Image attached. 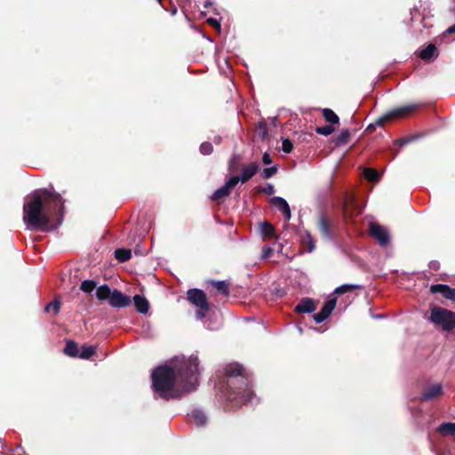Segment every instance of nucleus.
Masks as SVG:
<instances>
[{
	"instance_id": "f257e3e1",
	"label": "nucleus",
	"mask_w": 455,
	"mask_h": 455,
	"mask_svg": "<svg viewBox=\"0 0 455 455\" xmlns=\"http://www.w3.org/2000/svg\"><path fill=\"white\" fill-rule=\"evenodd\" d=\"M177 372L167 365L157 367L152 373V386L159 395L169 400L180 397L198 386L199 361L197 355L177 358Z\"/></svg>"
},
{
	"instance_id": "f03ea898",
	"label": "nucleus",
	"mask_w": 455,
	"mask_h": 455,
	"mask_svg": "<svg viewBox=\"0 0 455 455\" xmlns=\"http://www.w3.org/2000/svg\"><path fill=\"white\" fill-rule=\"evenodd\" d=\"M43 194L47 199L44 200L39 191H34L26 198L23 220L28 229L49 230L52 218L63 214L64 206L60 195L48 190H44Z\"/></svg>"
},
{
	"instance_id": "7ed1b4c3",
	"label": "nucleus",
	"mask_w": 455,
	"mask_h": 455,
	"mask_svg": "<svg viewBox=\"0 0 455 455\" xmlns=\"http://www.w3.org/2000/svg\"><path fill=\"white\" fill-rule=\"evenodd\" d=\"M224 374L228 377L227 398L236 401L237 404H253L255 395L250 388L247 378L243 374V367L236 363L227 364Z\"/></svg>"
},
{
	"instance_id": "20e7f679",
	"label": "nucleus",
	"mask_w": 455,
	"mask_h": 455,
	"mask_svg": "<svg viewBox=\"0 0 455 455\" xmlns=\"http://www.w3.org/2000/svg\"><path fill=\"white\" fill-rule=\"evenodd\" d=\"M430 321L443 331H449L455 328V313L441 307H433Z\"/></svg>"
},
{
	"instance_id": "39448f33",
	"label": "nucleus",
	"mask_w": 455,
	"mask_h": 455,
	"mask_svg": "<svg viewBox=\"0 0 455 455\" xmlns=\"http://www.w3.org/2000/svg\"><path fill=\"white\" fill-rule=\"evenodd\" d=\"M369 232L381 247H387L390 243L388 229L377 222H371L369 224Z\"/></svg>"
},
{
	"instance_id": "423d86ee",
	"label": "nucleus",
	"mask_w": 455,
	"mask_h": 455,
	"mask_svg": "<svg viewBox=\"0 0 455 455\" xmlns=\"http://www.w3.org/2000/svg\"><path fill=\"white\" fill-rule=\"evenodd\" d=\"M419 107V105L411 104V105L396 108L387 112L386 115H384L378 121V124L383 125L385 122L406 116L410 115L411 113H412Z\"/></svg>"
},
{
	"instance_id": "0eeeda50",
	"label": "nucleus",
	"mask_w": 455,
	"mask_h": 455,
	"mask_svg": "<svg viewBox=\"0 0 455 455\" xmlns=\"http://www.w3.org/2000/svg\"><path fill=\"white\" fill-rule=\"evenodd\" d=\"M188 299L199 309L209 311L210 305L205 293L199 289H190L188 291Z\"/></svg>"
},
{
	"instance_id": "6e6552de",
	"label": "nucleus",
	"mask_w": 455,
	"mask_h": 455,
	"mask_svg": "<svg viewBox=\"0 0 455 455\" xmlns=\"http://www.w3.org/2000/svg\"><path fill=\"white\" fill-rule=\"evenodd\" d=\"M239 182L238 176L231 177L224 186L218 188L212 196V199L213 201H220L226 198L229 193L230 189L233 188Z\"/></svg>"
},
{
	"instance_id": "1a4fd4ad",
	"label": "nucleus",
	"mask_w": 455,
	"mask_h": 455,
	"mask_svg": "<svg viewBox=\"0 0 455 455\" xmlns=\"http://www.w3.org/2000/svg\"><path fill=\"white\" fill-rule=\"evenodd\" d=\"M337 299L335 297L330 298L323 306L322 309L313 315L315 323H320L326 320L333 309L335 308Z\"/></svg>"
},
{
	"instance_id": "9d476101",
	"label": "nucleus",
	"mask_w": 455,
	"mask_h": 455,
	"mask_svg": "<svg viewBox=\"0 0 455 455\" xmlns=\"http://www.w3.org/2000/svg\"><path fill=\"white\" fill-rule=\"evenodd\" d=\"M130 303H131V299L129 296L124 294L123 292H121L117 290L113 291V292L110 296V299H109V304L111 307H125L129 306Z\"/></svg>"
},
{
	"instance_id": "9b49d317",
	"label": "nucleus",
	"mask_w": 455,
	"mask_h": 455,
	"mask_svg": "<svg viewBox=\"0 0 455 455\" xmlns=\"http://www.w3.org/2000/svg\"><path fill=\"white\" fill-rule=\"evenodd\" d=\"M430 291L432 293H440L445 299L455 302V289L451 288L446 284H434L431 285Z\"/></svg>"
},
{
	"instance_id": "f8f14e48",
	"label": "nucleus",
	"mask_w": 455,
	"mask_h": 455,
	"mask_svg": "<svg viewBox=\"0 0 455 455\" xmlns=\"http://www.w3.org/2000/svg\"><path fill=\"white\" fill-rule=\"evenodd\" d=\"M272 204L277 208L284 216L286 220H290L291 214L288 203L280 196H274L271 199Z\"/></svg>"
},
{
	"instance_id": "ddd939ff",
	"label": "nucleus",
	"mask_w": 455,
	"mask_h": 455,
	"mask_svg": "<svg viewBox=\"0 0 455 455\" xmlns=\"http://www.w3.org/2000/svg\"><path fill=\"white\" fill-rule=\"evenodd\" d=\"M259 170V164L257 163H251L248 165L242 167L241 176L238 177L239 181L245 183L251 178H252Z\"/></svg>"
},
{
	"instance_id": "4468645a",
	"label": "nucleus",
	"mask_w": 455,
	"mask_h": 455,
	"mask_svg": "<svg viewBox=\"0 0 455 455\" xmlns=\"http://www.w3.org/2000/svg\"><path fill=\"white\" fill-rule=\"evenodd\" d=\"M443 394L442 385L439 383L430 385L426 387L424 393L422 394L423 400H432L441 396Z\"/></svg>"
},
{
	"instance_id": "2eb2a0df",
	"label": "nucleus",
	"mask_w": 455,
	"mask_h": 455,
	"mask_svg": "<svg viewBox=\"0 0 455 455\" xmlns=\"http://www.w3.org/2000/svg\"><path fill=\"white\" fill-rule=\"evenodd\" d=\"M315 310V305L311 299H303L296 307L295 311L298 313H312Z\"/></svg>"
},
{
	"instance_id": "dca6fc26",
	"label": "nucleus",
	"mask_w": 455,
	"mask_h": 455,
	"mask_svg": "<svg viewBox=\"0 0 455 455\" xmlns=\"http://www.w3.org/2000/svg\"><path fill=\"white\" fill-rule=\"evenodd\" d=\"M188 417L190 422L197 427L203 426L206 422V416L204 412L198 409L192 411Z\"/></svg>"
},
{
	"instance_id": "f3484780",
	"label": "nucleus",
	"mask_w": 455,
	"mask_h": 455,
	"mask_svg": "<svg viewBox=\"0 0 455 455\" xmlns=\"http://www.w3.org/2000/svg\"><path fill=\"white\" fill-rule=\"evenodd\" d=\"M300 243L305 251L312 252L315 248V240L307 231L301 235Z\"/></svg>"
},
{
	"instance_id": "a211bd4d",
	"label": "nucleus",
	"mask_w": 455,
	"mask_h": 455,
	"mask_svg": "<svg viewBox=\"0 0 455 455\" xmlns=\"http://www.w3.org/2000/svg\"><path fill=\"white\" fill-rule=\"evenodd\" d=\"M419 56L424 60H430L437 56L436 47L434 44H429L425 49L421 50Z\"/></svg>"
},
{
	"instance_id": "6ab92c4d",
	"label": "nucleus",
	"mask_w": 455,
	"mask_h": 455,
	"mask_svg": "<svg viewBox=\"0 0 455 455\" xmlns=\"http://www.w3.org/2000/svg\"><path fill=\"white\" fill-rule=\"evenodd\" d=\"M134 305L138 312L141 314H146L148 311V301L140 295H135L133 297Z\"/></svg>"
},
{
	"instance_id": "aec40b11",
	"label": "nucleus",
	"mask_w": 455,
	"mask_h": 455,
	"mask_svg": "<svg viewBox=\"0 0 455 455\" xmlns=\"http://www.w3.org/2000/svg\"><path fill=\"white\" fill-rule=\"evenodd\" d=\"M318 228L322 236L327 240L331 239V233L328 225L327 220L324 216H321L318 222Z\"/></svg>"
},
{
	"instance_id": "412c9836",
	"label": "nucleus",
	"mask_w": 455,
	"mask_h": 455,
	"mask_svg": "<svg viewBox=\"0 0 455 455\" xmlns=\"http://www.w3.org/2000/svg\"><path fill=\"white\" fill-rule=\"evenodd\" d=\"M438 433L443 436H449V435H455V422H445L441 424L437 427Z\"/></svg>"
},
{
	"instance_id": "4be33fe9",
	"label": "nucleus",
	"mask_w": 455,
	"mask_h": 455,
	"mask_svg": "<svg viewBox=\"0 0 455 455\" xmlns=\"http://www.w3.org/2000/svg\"><path fill=\"white\" fill-rule=\"evenodd\" d=\"M259 230L264 240L275 236L274 227L268 222H262L259 225Z\"/></svg>"
},
{
	"instance_id": "5701e85b",
	"label": "nucleus",
	"mask_w": 455,
	"mask_h": 455,
	"mask_svg": "<svg viewBox=\"0 0 455 455\" xmlns=\"http://www.w3.org/2000/svg\"><path fill=\"white\" fill-rule=\"evenodd\" d=\"M112 292L107 284H103L97 288L96 297L100 300L110 299Z\"/></svg>"
},
{
	"instance_id": "b1692460",
	"label": "nucleus",
	"mask_w": 455,
	"mask_h": 455,
	"mask_svg": "<svg viewBox=\"0 0 455 455\" xmlns=\"http://www.w3.org/2000/svg\"><path fill=\"white\" fill-rule=\"evenodd\" d=\"M79 350H78V347H77V344L72 340H68L67 343H66V346H65V348H64V353L68 355V356H71V357H76L79 354H78Z\"/></svg>"
},
{
	"instance_id": "393cba45",
	"label": "nucleus",
	"mask_w": 455,
	"mask_h": 455,
	"mask_svg": "<svg viewBox=\"0 0 455 455\" xmlns=\"http://www.w3.org/2000/svg\"><path fill=\"white\" fill-rule=\"evenodd\" d=\"M116 259L120 262H125L132 257V251L129 249H117L115 251Z\"/></svg>"
},
{
	"instance_id": "a878e982",
	"label": "nucleus",
	"mask_w": 455,
	"mask_h": 455,
	"mask_svg": "<svg viewBox=\"0 0 455 455\" xmlns=\"http://www.w3.org/2000/svg\"><path fill=\"white\" fill-rule=\"evenodd\" d=\"M323 116L324 119L331 124H339V116L330 108H324L323 110Z\"/></svg>"
},
{
	"instance_id": "bb28decb",
	"label": "nucleus",
	"mask_w": 455,
	"mask_h": 455,
	"mask_svg": "<svg viewBox=\"0 0 455 455\" xmlns=\"http://www.w3.org/2000/svg\"><path fill=\"white\" fill-rule=\"evenodd\" d=\"M350 133L347 129H343L335 138V143L338 146L344 145L347 142Z\"/></svg>"
},
{
	"instance_id": "cd10ccee",
	"label": "nucleus",
	"mask_w": 455,
	"mask_h": 455,
	"mask_svg": "<svg viewBox=\"0 0 455 455\" xmlns=\"http://www.w3.org/2000/svg\"><path fill=\"white\" fill-rule=\"evenodd\" d=\"M360 286L356 284H343L337 287L334 291V294L340 295L348 291H353L358 289Z\"/></svg>"
},
{
	"instance_id": "c85d7f7f",
	"label": "nucleus",
	"mask_w": 455,
	"mask_h": 455,
	"mask_svg": "<svg viewBox=\"0 0 455 455\" xmlns=\"http://www.w3.org/2000/svg\"><path fill=\"white\" fill-rule=\"evenodd\" d=\"M95 353L92 346H83L78 356L82 359H89Z\"/></svg>"
},
{
	"instance_id": "c756f323",
	"label": "nucleus",
	"mask_w": 455,
	"mask_h": 455,
	"mask_svg": "<svg viewBox=\"0 0 455 455\" xmlns=\"http://www.w3.org/2000/svg\"><path fill=\"white\" fill-rule=\"evenodd\" d=\"M96 287V283L92 280H85L82 282L80 289L86 293L92 292Z\"/></svg>"
},
{
	"instance_id": "7c9ffc66",
	"label": "nucleus",
	"mask_w": 455,
	"mask_h": 455,
	"mask_svg": "<svg viewBox=\"0 0 455 455\" xmlns=\"http://www.w3.org/2000/svg\"><path fill=\"white\" fill-rule=\"evenodd\" d=\"M335 131L334 127L331 124H327L321 127H316V133L323 136H329Z\"/></svg>"
},
{
	"instance_id": "2f4dec72",
	"label": "nucleus",
	"mask_w": 455,
	"mask_h": 455,
	"mask_svg": "<svg viewBox=\"0 0 455 455\" xmlns=\"http://www.w3.org/2000/svg\"><path fill=\"white\" fill-rule=\"evenodd\" d=\"M364 176L370 181H376L379 179V173L376 170L366 168L364 170Z\"/></svg>"
},
{
	"instance_id": "473e14b6",
	"label": "nucleus",
	"mask_w": 455,
	"mask_h": 455,
	"mask_svg": "<svg viewBox=\"0 0 455 455\" xmlns=\"http://www.w3.org/2000/svg\"><path fill=\"white\" fill-rule=\"evenodd\" d=\"M199 149L202 155L207 156L212 154L213 148L210 142H203Z\"/></svg>"
},
{
	"instance_id": "72a5a7b5",
	"label": "nucleus",
	"mask_w": 455,
	"mask_h": 455,
	"mask_svg": "<svg viewBox=\"0 0 455 455\" xmlns=\"http://www.w3.org/2000/svg\"><path fill=\"white\" fill-rule=\"evenodd\" d=\"M275 249L271 246L266 245L262 248V254L261 259H267L270 257H272L274 253Z\"/></svg>"
},
{
	"instance_id": "f704fd0d",
	"label": "nucleus",
	"mask_w": 455,
	"mask_h": 455,
	"mask_svg": "<svg viewBox=\"0 0 455 455\" xmlns=\"http://www.w3.org/2000/svg\"><path fill=\"white\" fill-rule=\"evenodd\" d=\"M292 148H293V145H292L291 141L289 139L283 140V141H282V150L284 153H287V154L291 153L292 151Z\"/></svg>"
},
{
	"instance_id": "c9c22d12",
	"label": "nucleus",
	"mask_w": 455,
	"mask_h": 455,
	"mask_svg": "<svg viewBox=\"0 0 455 455\" xmlns=\"http://www.w3.org/2000/svg\"><path fill=\"white\" fill-rule=\"evenodd\" d=\"M214 287L219 291H220L221 293L223 294H228V285L225 282L223 281H219V282H216L214 283Z\"/></svg>"
},
{
	"instance_id": "e433bc0d",
	"label": "nucleus",
	"mask_w": 455,
	"mask_h": 455,
	"mask_svg": "<svg viewBox=\"0 0 455 455\" xmlns=\"http://www.w3.org/2000/svg\"><path fill=\"white\" fill-rule=\"evenodd\" d=\"M60 309V304L59 301L51 302L45 307V311L50 312L51 310H53L54 314L59 313Z\"/></svg>"
},
{
	"instance_id": "4c0bfd02",
	"label": "nucleus",
	"mask_w": 455,
	"mask_h": 455,
	"mask_svg": "<svg viewBox=\"0 0 455 455\" xmlns=\"http://www.w3.org/2000/svg\"><path fill=\"white\" fill-rule=\"evenodd\" d=\"M277 172V168L276 167H268V168H265L263 170V174H264V177L266 179H268L270 177H272L274 174H275Z\"/></svg>"
},
{
	"instance_id": "58836bf2",
	"label": "nucleus",
	"mask_w": 455,
	"mask_h": 455,
	"mask_svg": "<svg viewBox=\"0 0 455 455\" xmlns=\"http://www.w3.org/2000/svg\"><path fill=\"white\" fill-rule=\"evenodd\" d=\"M207 22L210 25H212L213 28H215L218 31H220V22L216 19L209 18L207 20Z\"/></svg>"
},
{
	"instance_id": "ea45409f",
	"label": "nucleus",
	"mask_w": 455,
	"mask_h": 455,
	"mask_svg": "<svg viewBox=\"0 0 455 455\" xmlns=\"http://www.w3.org/2000/svg\"><path fill=\"white\" fill-rule=\"evenodd\" d=\"M262 161L265 164H270L272 163L270 155L268 153H265L262 156Z\"/></svg>"
},
{
	"instance_id": "a19ab883",
	"label": "nucleus",
	"mask_w": 455,
	"mask_h": 455,
	"mask_svg": "<svg viewBox=\"0 0 455 455\" xmlns=\"http://www.w3.org/2000/svg\"><path fill=\"white\" fill-rule=\"evenodd\" d=\"M207 312L208 311H204V310L199 309V311H197V313H196V317L198 319H203L205 316Z\"/></svg>"
},
{
	"instance_id": "79ce46f5",
	"label": "nucleus",
	"mask_w": 455,
	"mask_h": 455,
	"mask_svg": "<svg viewBox=\"0 0 455 455\" xmlns=\"http://www.w3.org/2000/svg\"><path fill=\"white\" fill-rule=\"evenodd\" d=\"M410 140H411L410 139H401V140H397V144L400 147H403V146L406 145L407 143H409Z\"/></svg>"
},
{
	"instance_id": "37998d69",
	"label": "nucleus",
	"mask_w": 455,
	"mask_h": 455,
	"mask_svg": "<svg viewBox=\"0 0 455 455\" xmlns=\"http://www.w3.org/2000/svg\"><path fill=\"white\" fill-rule=\"evenodd\" d=\"M266 192L270 195L274 194V192H275L274 187L272 185H268L267 188H266Z\"/></svg>"
},
{
	"instance_id": "c03bdc74",
	"label": "nucleus",
	"mask_w": 455,
	"mask_h": 455,
	"mask_svg": "<svg viewBox=\"0 0 455 455\" xmlns=\"http://www.w3.org/2000/svg\"><path fill=\"white\" fill-rule=\"evenodd\" d=\"M222 141V138L220 136H215L213 138V142L216 144V145H219L220 144Z\"/></svg>"
},
{
	"instance_id": "a18cd8bd",
	"label": "nucleus",
	"mask_w": 455,
	"mask_h": 455,
	"mask_svg": "<svg viewBox=\"0 0 455 455\" xmlns=\"http://www.w3.org/2000/svg\"><path fill=\"white\" fill-rule=\"evenodd\" d=\"M446 33L448 34H453L455 33V25H452L451 27H449L446 30Z\"/></svg>"
},
{
	"instance_id": "49530a36",
	"label": "nucleus",
	"mask_w": 455,
	"mask_h": 455,
	"mask_svg": "<svg viewBox=\"0 0 455 455\" xmlns=\"http://www.w3.org/2000/svg\"><path fill=\"white\" fill-rule=\"evenodd\" d=\"M451 11L455 14V0H452V6L451 8Z\"/></svg>"
},
{
	"instance_id": "de8ad7c7",
	"label": "nucleus",
	"mask_w": 455,
	"mask_h": 455,
	"mask_svg": "<svg viewBox=\"0 0 455 455\" xmlns=\"http://www.w3.org/2000/svg\"><path fill=\"white\" fill-rule=\"evenodd\" d=\"M350 201L352 202V198H348V197H347V198L346 199V208H347V204H348V203H349Z\"/></svg>"
},
{
	"instance_id": "09e8293b",
	"label": "nucleus",
	"mask_w": 455,
	"mask_h": 455,
	"mask_svg": "<svg viewBox=\"0 0 455 455\" xmlns=\"http://www.w3.org/2000/svg\"><path fill=\"white\" fill-rule=\"evenodd\" d=\"M432 268L437 269L438 268V263H433L432 264Z\"/></svg>"
},
{
	"instance_id": "8fccbe9b",
	"label": "nucleus",
	"mask_w": 455,
	"mask_h": 455,
	"mask_svg": "<svg viewBox=\"0 0 455 455\" xmlns=\"http://www.w3.org/2000/svg\"><path fill=\"white\" fill-rule=\"evenodd\" d=\"M208 5H210V3H205V7H207Z\"/></svg>"
},
{
	"instance_id": "3c124183",
	"label": "nucleus",
	"mask_w": 455,
	"mask_h": 455,
	"mask_svg": "<svg viewBox=\"0 0 455 455\" xmlns=\"http://www.w3.org/2000/svg\"><path fill=\"white\" fill-rule=\"evenodd\" d=\"M376 317L380 318V317H382V315H376Z\"/></svg>"
},
{
	"instance_id": "603ef678",
	"label": "nucleus",
	"mask_w": 455,
	"mask_h": 455,
	"mask_svg": "<svg viewBox=\"0 0 455 455\" xmlns=\"http://www.w3.org/2000/svg\"><path fill=\"white\" fill-rule=\"evenodd\" d=\"M163 0H158V2L161 4Z\"/></svg>"
}]
</instances>
